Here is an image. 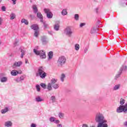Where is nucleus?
Here are the masks:
<instances>
[{"label": "nucleus", "instance_id": "1", "mask_svg": "<svg viewBox=\"0 0 127 127\" xmlns=\"http://www.w3.org/2000/svg\"><path fill=\"white\" fill-rule=\"evenodd\" d=\"M57 81H58V80L57 78H52L51 80L50 83H49L47 85V87L46 84L43 83H41L40 86L42 88H43V89H47L48 91H52V87L55 90H57V89L59 88V84L57 83Z\"/></svg>", "mask_w": 127, "mask_h": 127}, {"label": "nucleus", "instance_id": "2", "mask_svg": "<svg viewBox=\"0 0 127 127\" xmlns=\"http://www.w3.org/2000/svg\"><path fill=\"white\" fill-rule=\"evenodd\" d=\"M95 121L96 123H98L99 127H101L102 124H106L107 120H105V117L101 113L96 114L95 117Z\"/></svg>", "mask_w": 127, "mask_h": 127}, {"label": "nucleus", "instance_id": "3", "mask_svg": "<svg viewBox=\"0 0 127 127\" xmlns=\"http://www.w3.org/2000/svg\"><path fill=\"white\" fill-rule=\"evenodd\" d=\"M33 52L36 55H39L41 59H45L46 58V54L43 50L38 51L36 49H34Z\"/></svg>", "mask_w": 127, "mask_h": 127}, {"label": "nucleus", "instance_id": "4", "mask_svg": "<svg viewBox=\"0 0 127 127\" xmlns=\"http://www.w3.org/2000/svg\"><path fill=\"white\" fill-rule=\"evenodd\" d=\"M66 57L62 56H60L58 60L57 64L58 66H63L66 63Z\"/></svg>", "mask_w": 127, "mask_h": 127}, {"label": "nucleus", "instance_id": "5", "mask_svg": "<svg viewBox=\"0 0 127 127\" xmlns=\"http://www.w3.org/2000/svg\"><path fill=\"white\" fill-rule=\"evenodd\" d=\"M64 34L66 35V36H68V37H71L73 34L72 28L70 27H67L64 30Z\"/></svg>", "mask_w": 127, "mask_h": 127}, {"label": "nucleus", "instance_id": "6", "mask_svg": "<svg viewBox=\"0 0 127 127\" xmlns=\"http://www.w3.org/2000/svg\"><path fill=\"white\" fill-rule=\"evenodd\" d=\"M127 70V65H122V67L120 68V70L118 71V73L116 74L115 76L116 79H118V78H120V76L122 74L123 72H126Z\"/></svg>", "mask_w": 127, "mask_h": 127}, {"label": "nucleus", "instance_id": "7", "mask_svg": "<svg viewBox=\"0 0 127 127\" xmlns=\"http://www.w3.org/2000/svg\"><path fill=\"white\" fill-rule=\"evenodd\" d=\"M44 11L47 14V18H52L53 17V13L51 12L50 9L44 8Z\"/></svg>", "mask_w": 127, "mask_h": 127}, {"label": "nucleus", "instance_id": "8", "mask_svg": "<svg viewBox=\"0 0 127 127\" xmlns=\"http://www.w3.org/2000/svg\"><path fill=\"white\" fill-rule=\"evenodd\" d=\"M45 72V68L43 66H40L38 68V71L36 73V76L41 75L42 73Z\"/></svg>", "mask_w": 127, "mask_h": 127}, {"label": "nucleus", "instance_id": "9", "mask_svg": "<svg viewBox=\"0 0 127 127\" xmlns=\"http://www.w3.org/2000/svg\"><path fill=\"white\" fill-rule=\"evenodd\" d=\"M4 76H5L4 73H0V80L1 83L7 82V77Z\"/></svg>", "mask_w": 127, "mask_h": 127}, {"label": "nucleus", "instance_id": "10", "mask_svg": "<svg viewBox=\"0 0 127 127\" xmlns=\"http://www.w3.org/2000/svg\"><path fill=\"white\" fill-rule=\"evenodd\" d=\"M41 41L42 44L45 45L48 43V38L45 36H42L41 38Z\"/></svg>", "mask_w": 127, "mask_h": 127}, {"label": "nucleus", "instance_id": "11", "mask_svg": "<svg viewBox=\"0 0 127 127\" xmlns=\"http://www.w3.org/2000/svg\"><path fill=\"white\" fill-rule=\"evenodd\" d=\"M13 124L11 121H7L4 123V126L5 127H12Z\"/></svg>", "mask_w": 127, "mask_h": 127}, {"label": "nucleus", "instance_id": "12", "mask_svg": "<svg viewBox=\"0 0 127 127\" xmlns=\"http://www.w3.org/2000/svg\"><path fill=\"white\" fill-rule=\"evenodd\" d=\"M22 65V61H18V62H15L13 65V68H15V67H20Z\"/></svg>", "mask_w": 127, "mask_h": 127}, {"label": "nucleus", "instance_id": "13", "mask_svg": "<svg viewBox=\"0 0 127 127\" xmlns=\"http://www.w3.org/2000/svg\"><path fill=\"white\" fill-rule=\"evenodd\" d=\"M37 17H38L39 19H40V22H43V15L40 12H38L37 13Z\"/></svg>", "mask_w": 127, "mask_h": 127}, {"label": "nucleus", "instance_id": "14", "mask_svg": "<svg viewBox=\"0 0 127 127\" xmlns=\"http://www.w3.org/2000/svg\"><path fill=\"white\" fill-rule=\"evenodd\" d=\"M46 76H47V73L45 71H44V72L42 73L41 74H39L36 76L40 77L41 79H45Z\"/></svg>", "mask_w": 127, "mask_h": 127}, {"label": "nucleus", "instance_id": "15", "mask_svg": "<svg viewBox=\"0 0 127 127\" xmlns=\"http://www.w3.org/2000/svg\"><path fill=\"white\" fill-rule=\"evenodd\" d=\"M19 50H20V52L21 53L20 58H23V56H24V55H25V50L22 49V48H21L19 49Z\"/></svg>", "mask_w": 127, "mask_h": 127}, {"label": "nucleus", "instance_id": "16", "mask_svg": "<svg viewBox=\"0 0 127 127\" xmlns=\"http://www.w3.org/2000/svg\"><path fill=\"white\" fill-rule=\"evenodd\" d=\"M33 11L34 13H37L38 12V9L36 5H33L32 6Z\"/></svg>", "mask_w": 127, "mask_h": 127}, {"label": "nucleus", "instance_id": "17", "mask_svg": "<svg viewBox=\"0 0 127 127\" xmlns=\"http://www.w3.org/2000/svg\"><path fill=\"white\" fill-rule=\"evenodd\" d=\"M35 100L37 103H40V102H43V101H44L40 96L36 97Z\"/></svg>", "mask_w": 127, "mask_h": 127}, {"label": "nucleus", "instance_id": "18", "mask_svg": "<svg viewBox=\"0 0 127 127\" xmlns=\"http://www.w3.org/2000/svg\"><path fill=\"white\" fill-rule=\"evenodd\" d=\"M48 60H50L53 58V52L50 51L48 54Z\"/></svg>", "mask_w": 127, "mask_h": 127}, {"label": "nucleus", "instance_id": "19", "mask_svg": "<svg viewBox=\"0 0 127 127\" xmlns=\"http://www.w3.org/2000/svg\"><path fill=\"white\" fill-rule=\"evenodd\" d=\"M31 28L36 31V30H38V25H37V24H33L31 26Z\"/></svg>", "mask_w": 127, "mask_h": 127}, {"label": "nucleus", "instance_id": "20", "mask_svg": "<svg viewBox=\"0 0 127 127\" xmlns=\"http://www.w3.org/2000/svg\"><path fill=\"white\" fill-rule=\"evenodd\" d=\"M10 74L12 76H16L18 74V72L17 70L14 69L11 71Z\"/></svg>", "mask_w": 127, "mask_h": 127}, {"label": "nucleus", "instance_id": "21", "mask_svg": "<svg viewBox=\"0 0 127 127\" xmlns=\"http://www.w3.org/2000/svg\"><path fill=\"white\" fill-rule=\"evenodd\" d=\"M62 15H63L64 16L65 15H67L68 14V12L67 11V9H64L62 11Z\"/></svg>", "mask_w": 127, "mask_h": 127}, {"label": "nucleus", "instance_id": "22", "mask_svg": "<svg viewBox=\"0 0 127 127\" xmlns=\"http://www.w3.org/2000/svg\"><path fill=\"white\" fill-rule=\"evenodd\" d=\"M121 87V84H117L115 85L113 87V91H117V90H119Z\"/></svg>", "mask_w": 127, "mask_h": 127}, {"label": "nucleus", "instance_id": "23", "mask_svg": "<svg viewBox=\"0 0 127 127\" xmlns=\"http://www.w3.org/2000/svg\"><path fill=\"white\" fill-rule=\"evenodd\" d=\"M97 30H98V29H97V28L93 27L90 30V33L91 34H94V33H96V32H97Z\"/></svg>", "mask_w": 127, "mask_h": 127}, {"label": "nucleus", "instance_id": "24", "mask_svg": "<svg viewBox=\"0 0 127 127\" xmlns=\"http://www.w3.org/2000/svg\"><path fill=\"white\" fill-rule=\"evenodd\" d=\"M21 22V23H24L26 25H28V21L25 19H22Z\"/></svg>", "mask_w": 127, "mask_h": 127}, {"label": "nucleus", "instance_id": "25", "mask_svg": "<svg viewBox=\"0 0 127 127\" xmlns=\"http://www.w3.org/2000/svg\"><path fill=\"white\" fill-rule=\"evenodd\" d=\"M74 49L76 50V51H79V50L80 49V45L78 44H75Z\"/></svg>", "mask_w": 127, "mask_h": 127}, {"label": "nucleus", "instance_id": "26", "mask_svg": "<svg viewBox=\"0 0 127 127\" xmlns=\"http://www.w3.org/2000/svg\"><path fill=\"white\" fill-rule=\"evenodd\" d=\"M8 111V108L6 107L4 109H2L1 110V114H5V113H7V111Z\"/></svg>", "mask_w": 127, "mask_h": 127}, {"label": "nucleus", "instance_id": "27", "mask_svg": "<svg viewBox=\"0 0 127 127\" xmlns=\"http://www.w3.org/2000/svg\"><path fill=\"white\" fill-rule=\"evenodd\" d=\"M15 14L14 13H11L10 14V19H11V20L14 19V18H15Z\"/></svg>", "mask_w": 127, "mask_h": 127}, {"label": "nucleus", "instance_id": "28", "mask_svg": "<svg viewBox=\"0 0 127 127\" xmlns=\"http://www.w3.org/2000/svg\"><path fill=\"white\" fill-rule=\"evenodd\" d=\"M60 27V26H59V24H56V25H55L54 26V29L55 30H56V31H58V30H59V28Z\"/></svg>", "mask_w": 127, "mask_h": 127}, {"label": "nucleus", "instance_id": "29", "mask_svg": "<svg viewBox=\"0 0 127 127\" xmlns=\"http://www.w3.org/2000/svg\"><path fill=\"white\" fill-rule=\"evenodd\" d=\"M65 77L66 76L65 75V74L64 73L62 74L61 76V81H62V82H64V79H65Z\"/></svg>", "mask_w": 127, "mask_h": 127}, {"label": "nucleus", "instance_id": "30", "mask_svg": "<svg viewBox=\"0 0 127 127\" xmlns=\"http://www.w3.org/2000/svg\"><path fill=\"white\" fill-rule=\"evenodd\" d=\"M64 116H65V115L63 113L60 112L59 113V117L60 119H64Z\"/></svg>", "mask_w": 127, "mask_h": 127}, {"label": "nucleus", "instance_id": "31", "mask_svg": "<svg viewBox=\"0 0 127 127\" xmlns=\"http://www.w3.org/2000/svg\"><path fill=\"white\" fill-rule=\"evenodd\" d=\"M51 100L52 101L53 103H55V101H56V98L54 96H52L51 97Z\"/></svg>", "mask_w": 127, "mask_h": 127}, {"label": "nucleus", "instance_id": "32", "mask_svg": "<svg viewBox=\"0 0 127 127\" xmlns=\"http://www.w3.org/2000/svg\"><path fill=\"white\" fill-rule=\"evenodd\" d=\"M49 121H50V122H51V123H55V118H54L53 117H51V118H50Z\"/></svg>", "mask_w": 127, "mask_h": 127}, {"label": "nucleus", "instance_id": "33", "mask_svg": "<svg viewBox=\"0 0 127 127\" xmlns=\"http://www.w3.org/2000/svg\"><path fill=\"white\" fill-rule=\"evenodd\" d=\"M74 19L75 20H76V21H78V20H79V14H75L74 15Z\"/></svg>", "mask_w": 127, "mask_h": 127}, {"label": "nucleus", "instance_id": "34", "mask_svg": "<svg viewBox=\"0 0 127 127\" xmlns=\"http://www.w3.org/2000/svg\"><path fill=\"white\" fill-rule=\"evenodd\" d=\"M42 23H43L44 26V28L45 29H46L47 28H48V24L47 23H46L45 22L43 21V22H42Z\"/></svg>", "mask_w": 127, "mask_h": 127}, {"label": "nucleus", "instance_id": "35", "mask_svg": "<svg viewBox=\"0 0 127 127\" xmlns=\"http://www.w3.org/2000/svg\"><path fill=\"white\" fill-rule=\"evenodd\" d=\"M97 127H99V125H97ZM100 127H108V124L106 123H102V126Z\"/></svg>", "mask_w": 127, "mask_h": 127}, {"label": "nucleus", "instance_id": "36", "mask_svg": "<svg viewBox=\"0 0 127 127\" xmlns=\"http://www.w3.org/2000/svg\"><path fill=\"white\" fill-rule=\"evenodd\" d=\"M36 88L37 89V92H40V85L37 84L36 86Z\"/></svg>", "mask_w": 127, "mask_h": 127}, {"label": "nucleus", "instance_id": "37", "mask_svg": "<svg viewBox=\"0 0 127 127\" xmlns=\"http://www.w3.org/2000/svg\"><path fill=\"white\" fill-rule=\"evenodd\" d=\"M34 36H35V37H38V30L35 31Z\"/></svg>", "mask_w": 127, "mask_h": 127}, {"label": "nucleus", "instance_id": "38", "mask_svg": "<svg viewBox=\"0 0 127 127\" xmlns=\"http://www.w3.org/2000/svg\"><path fill=\"white\" fill-rule=\"evenodd\" d=\"M24 78H25V75H21L20 77V80L21 81H23V80H24Z\"/></svg>", "mask_w": 127, "mask_h": 127}, {"label": "nucleus", "instance_id": "39", "mask_svg": "<svg viewBox=\"0 0 127 127\" xmlns=\"http://www.w3.org/2000/svg\"><path fill=\"white\" fill-rule=\"evenodd\" d=\"M1 9L2 11H5V10H6V8L5 7V6H2L1 8Z\"/></svg>", "mask_w": 127, "mask_h": 127}, {"label": "nucleus", "instance_id": "40", "mask_svg": "<svg viewBox=\"0 0 127 127\" xmlns=\"http://www.w3.org/2000/svg\"><path fill=\"white\" fill-rule=\"evenodd\" d=\"M85 25H86V23H81L79 25V27H83V26H85Z\"/></svg>", "mask_w": 127, "mask_h": 127}, {"label": "nucleus", "instance_id": "41", "mask_svg": "<svg viewBox=\"0 0 127 127\" xmlns=\"http://www.w3.org/2000/svg\"><path fill=\"white\" fill-rule=\"evenodd\" d=\"M15 81H16V82H17V83H19V82H21V80H20V78H16Z\"/></svg>", "mask_w": 127, "mask_h": 127}, {"label": "nucleus", "instance_id": "42", "mask_svg": "<svg viewBox=\"0 0 127 127\" xmlns=\"http://www.w3.org/2000/svg\"><path fill=\"white\" fill-rule=\"evenodd\" d=\"M55 124H57V125H60V121L59 120H55Z\"/></svg>", "mask_w": 127, "mask_h": 127}, {"label": "nucleus", "instance_id": "43", "mask_svg": "<svg viewBox=\"0 0 127 127\" xmlns=\"http://www.w3.org/2000/svg\"><path fill=\"white\" fill-rule=\"evenodd\" d=\"M37 125L34 123H32L31 124V127H37Z\"/></svg>", "mask_w": 127, "mask_h": 127}, {"label": "nucleus", "instance_id": "44", "mask_svg": "<svg viewBox=\"0 0 127 127\" xmlns=\"http://www.w3.org/2000/svg\"><path fill=\"white\" fill-rule=\"evenodd\" d=\"M48 33L50 34V35H53V32L52 31H48Z\"/></svg>", "mask_w": 127, "mask_h": 127}, {"label": "nucleus", "instance_id": "45", "mask_svg": "<svg viewBox=\"0 0 127 127\" xmlns=\"http://www.w3.org/2000/svg\"><path fill=\"white\" fill-rule=\"evenodd\" d=\"M13 2V4H16V0H11Z\"/></svg>", "mask_w": 127, "mask_h": 127}, {"label": "nucleus", "instance_id": "46", "mask_svg": "<svg viewBox=\"0 0 127 127\" xmlns=\"http://www.w3.org/2000/svg\"><path fill=\"white\" fill-rule=\"evenodd\" d=\"M57 127H62V124H57Z\"/></svg>", "mask_w": 127, "mask_h": 127}, {"label": "nucleus", "instance_id": "47", "mask_svg": "<svg viewBox=\"0 0 127 127\" xmlns=\"http://www.w3.org/2000/svg\"><path fill=\"white\" fill-rule=\"evenodd\" d=\"M30 17H31V18L33 19L34 18V15L31 14L30 15Z\"/></svg>", "mask_w": 127, "mask_h": 127}, {"label": "nucleus", "instance_id": "48", "mask_svg": "<svg viewBox=\"0 0 127 127\" xmlns=\"http://www.w3.org/2000/svg\"><path fill=\"white\" fill-rule=\"evenodd\" d=\"M2 23V19H1V18H0V26L1 25Z\"/></svg>", "mask_w": 127, "mask_h": 127}, {"label": "nucleus", "instance_id": "49", "mask_svg": "<svg viewBox=\"0 0 127 127\" xmlns=\"http://www.w3.org/2000/svg\"><path fill=\"white\" fill-rule=\"evenodd\" d=\"M18 74H22V71L20 70L19 71H17Z\"/></svg>", "mask_w": 127, "mask_h": 127}, {"label": "nucleus", "instance_id": "50", "mask_svg": "<svg viewBox=\"0 0 127 127\" xmlns=\"http://www.w3.org/2000/svg\"><path fill=\"white\" fill-rule=\"evenodd\" d=\"M98 10H99V8H96L95 9V11H96V13H98Z\"/></svg>", "mask_w": 127, "mask_h": 127}, {"label": "nucleus", "instance_id": "51", "mask_svg": "<svg viewBox=\"0 0 127 127\" xmlns=\"http://www.w3.org/2000/svg\"><path fill=\"white\" fill-rule=\"evenodd\" d=\"M25 62L26 64H27V63H28V60H27V59H25Z\"/></svg>", "mask_w": 127, "mask_h": 127}, {"label": "nucleus", "instance_id": "52", "mask_svg": "<svg viewBox=\"0 0 127 127\" xmlns=\"http://www.w3.org/2000/svg\"><path fill=\"white\" fill-rule=\"evenodd\" d=\"M124 125L125 126V127H127V121L125 122Z\"/></svg>", "mask_w": 127, "mask_h": 127}, {"label": "nucleus", "instance_id": "53", "mask_svg": "<svg viewBox=\"0 0 127 127\" xmlns=\"http://www.w3.org/2000/svg\"><path fill=\"white\" fill-rule=\"evenodd\" d=\"M1 1H2V0H0V3Z\"/></svg>", "mask_w": 127, "mask_h": 127}, {"label": "nucleus", "instance_id": "54", "mask_svg": "<svg viewBox=\"0 0 127 127\" xmlns=\"http://www.w3.org/2000/svg\"><path fill=\"white\" fill-rule=\"evenodd\" d=\"M90 127H95V126H93Z\"/></svg>", "mask_w": 127, "mask_h": 127}, {"label": "nucleus", "instance_id": "55", "mask_svg": "<svg viewBox=\"0 0 127 127\" xmlns=\"http://www.w3.org/2000/svg\"><path fill=\"white\" fill-rule=\"evenodd\" d=\"M94 1H96V0H93Z\"/></svg>", "mask_w": 127, "mask_h": 127}]
</instances>
